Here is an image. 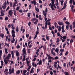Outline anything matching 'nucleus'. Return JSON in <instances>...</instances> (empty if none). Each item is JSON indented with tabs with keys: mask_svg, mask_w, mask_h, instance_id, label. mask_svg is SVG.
I'll use <instances>...</instances> for the list:
<instances>
[{
	"mask_svg": "<svg viewBox=\"0 0 75 75\" xmlns=\"http://www.w3.org/2000/svg\"><path fill=\"white\" fill-rule=\"evenodd\" d=\"M31 15V13H28V17H30V15Z\"/></svg>",
	"mask_w": 75,
	"mask_h": 75,
	"instance_id": "2f4dec72",
	"label": "nucleus"
},
{
	"mask_svg": "<svg viewBox=\"0 0 75 75\" xmlns=\"http://www.w3.org/2000/svg\"><path fill=\"white\" fill-rule=\"evenodd\" d=\"M64 73H65V75H69V73L68 72L65 71Z\"/></svg>",
	"mask_w": 75,
	"mask_h": 75,
	"instance_id": "72a5a7b5",
	"label": "nucleus"
},
{
	"mask_svg": "<svg viewBox=\"0 0 75 75\" xmlns=\"http://www.w3.org/2000/svg\"><path fill=\"white\" fill-rule=\"evenodd\" d=\"M73 6H74V5H75V1H74V0H73Z\"/></svg>",
	"mask_w": 75,
	"mask_h": 75,
	"instance_id": "680f3d73",
	"label": "nucleus"
},
{
	"mask_svg": "<svg viewBox=\"0 0 75 75\" xmlns=\"http://www.w3.org/2000/svg\"><path fill=\"white\" fill-rule=\"evenodd\" d=\"M23 55V59L22 60L23 61H25V56L27 55V54H24Z\"/></svg>",
	"mask_w": 75,
	"mask_h": 75,
	"instance_id": "39448f33",
	"label": "nucleus"
},
{
	"mask_svg": "<svg viewBox=\"0 0 75 75\" xmlns=\"http://www.w3.org/2000/svg\"><path fill=\"white\" fill-rule=\"evenodd\" d=\"M37 35H35V37L34 38V40H35L36 38H37Z\"/></svg>",
	"mask_w": 75,
	"mask_h": 75,
	"instance_id": "6e6d98bb",
	"label": "nucleus"
},
{
	"mask_svg": "<svg viewBox=\"0 0 75 75\" xmlns=\"http://www.w3.org/2000/svg\"><path fill=\"white\" fill-rule=\"evenodd\" d=\"M66 28L67 30H69V27H68V25H67L66 26Z\"/></svg>",
	"mask_w": 75,
	"mask_h": 75,
	"instance_id": "58836bf2",
	"label": "nucleus"
},
{
	"mask_svg": "<svg viewBox=\"0 0 75 75\" xmlns=\"http://www.w3.org/2000/svg\"><path fill=\"white\" fill-rule=\"evenodd\" d=\"M35 10L38 13H39V9L37 8V6H35Z\"/></svg>",
	"mask_w": 75,
	"mask_h": 75,
	"instance_id": "4468645a",
	"label": "nucleus"
},
{
	"mask_svg": "<svg viewBox=\"0 0 75 75\" xmlns=\"http://www.w3.org/2000/svg\"><path fill=\"white\" fill-rule=\"evenodd\" d=\"M43 15L45 16L44 18H46V16L47 15V14L46 12H45L44 11H43Z\"/></svg>",
	"mask_w": 75,
	"mask_h": 75,
	"instance_id": "0eeeda50",
	"label": "nucleus"
},
{
	"mask_svg": "<svg viewBox=\"0 0 75 75\" xmlns=\"http://www.w3.org/2000/svg\"><path fill=\"white\" fill-rule=\"evenodd\" d=\"M57 34L58 36H59H59L60 35H60V33H57Z\"/></svg>",
	"mask_w": 75,
	"mask_h": 75,
	"instance_id": "5fc2aeb1",
	"label": "nucleus"
},
{
	"mask_svg": "<svg viewBox=\"0 0 75 75\" xmlns=\"http://www.w3.org/2000/svg\"><path fill=\"white\" fill-rule=\"evenodd\" d=\"M60 52H63L64 51V49H60Z\"/></svg>",
	"mask_w": 75,
	"mask_h": 75,
	"instance_id": "37998d69",
	"label": "nucleus"
},
{
	"mask_svg": "<svg viewBox=\"0 0 75 75\" xmlns=\"http://www.w3.org/2000/svg\"><path fill=\"white\" fill-rule=\"evenodd\" d=\"M8 13L9 15H10V16H12V14L13 13V10H11L9 11L8 12Z\"/></svg>",
	"mask_w": 75,
	"mask_h": 75,
	"instance_id": "f03ea898",
	"label": "nucleus"
},
{
	"mask_svg": "<svg viewBox=\"0 0 75 75\" xmlns=\"http://www.w3.org/2000/svg\"><path fill=\"white\" fill-rule=\"evenodd\" d=\"M4 73L6 72L8 74V69H5V70L4 71Z\"/></svg>",
	"mask_w": 75,
	"mask_h": 75,
	"instance_id": "f8f14e48",
	"label": "nucleus"
},
{
	"mask_svg": "<svg viewBox=\"0 0 75 75\" xmlns=\"http://www.w3.org/2000/svg\"><path fill=\"white\" fill-rule=\"evenodd\" d=\"M20 47L19 46V45H18L16 46V48H18H18H20Z\"/></svg>",
	"mask_w": 75,
	"mask_h": 75,
	"instance_id": "0e129e2a",
	"label": "nucleus"
},
{
	"mask_svg": "<svg viewBox=\"0 0 75 75\" xmlns=\"http://www.w3.org/2000/svg\"><path fill=\"white\" fill-rule=\"evenodd\" d=\"M4 35L3 33H1L0 34V37H1L2 38H4Z\"/></svg>",
	"mask_w": 75,
	"mask_h": 75,
	"instance_id": "ddd939ff",
	"label": "nucleus"
},
{
	"mask_svg": "<svg viewBox=\"0 0 75 75\" xmlns=\"http://www.w3.org/2000/svg\"><path fill=\"white\" fill-rule=\"evenodd\" d=\"M20 6H18L16 8V10L17 11H18V10H19V9H20Z\"/></svg>",
	"mask_w": 75,
	"mask_h": 75,
	"instance_id": "c756f323",
	"label": "nucleus"
},
{
	"mask_svg": "<svg viewBox=\"0 0 75 75\" xmlns=\"http://www.w3.org/2000/svg\"><path fill=\"white\" fill-rule=\"evenodd\" d=\"M2 8H3L4 9H5V8H6V6H2Z\"/></svg>",
	"mask_w": 75,
	"mask_h": 75,
	"instance_id": "a18cd8bd",
	"label": "nucleus"
},
{
	"mask_svg": "<svg viewBox=\"0 0 75 75\" xmlns=\"http://www.w3.org/2000/svg\"><path fill=\"white\" fill-rule=\"evenodd\" d=\"M8 17H6L5 18V20H8Z\"/></svg>",
	"mask_w": 75,
	"mask_h": 75,
	"instance_id": "09e8293b",
	"label": "nucleus"
},
{
	"mask_svg": "<svg viewBox=\"0 0 75 75\" xmlns=\"http://www.w3.org/2000/svg\"><path fill=\"white\" fill-rule=\"evenodd\" d=\"M64 6L63 7L65 8H66V7H67V4H66L65 3H64Z\"/></svg>",
	"mask_w": 75,
	"mask_h": 75,
	"instance_id": "aec40b11",
	"label": "nucleus"
},
{
	"mask_svg": "<svg viewBox=\"0 0 75 75\" xmlns=\"http://www.w3.org/2000/svg\"><path fill=\"white\" fill-rule=\"evenodd\" d=\"M65 23L66 24H67V25H69V24H70L69 22H68L67 21H66Z\"/></svg>",
	"mask_w": 75,
	"mask_h": 75,
	"instance_id": "f3484780",
	"label": "nucleus"
},
{
	"mask_svg": "<svg viewBox=\"0 0 75 75\" xmlns=\"http://www.w3.org/2000/svg\"><path fill=\"white\" fill-rule=\"evenodd\" d=\"M59 51V50L58 48H56L55 50V51L57 52V53H58V51Z\"/></svg>",
	"mask_w": 75,
	"mask_h": 75,
	"instance_id": "393cba45",
	"label": "nucleus"
},
{
	"mask_svg": "<svg viewBox=\"0 0 75 75\" xmlns=\"http://www.w3.org/2000/svg\"><path fill=\"white\" fill-rule=\"evenodd\" d=\"M15 20H17V19L16 18L13 19V23H16Z\"/></svg>",
	"mask_w": 75,
	"mask_h": 75,
	"instance_id": "ea45409f",
	"label": "nucleus"
},
{
	"mask_svg": "<svg viewBox=\"0 0 75 75\" xmlns=\"http://www.w3.org/2000/svg\"><path fill=\"white\" fill-rule=\"evenodd\" d=\"M52 9V10L53 11H54L55 10L54 8V6H52V5L50 7Z\"/></svg>",
	"mask_w": 75,
	"mask_h": 75,
	"instance_id": "6ab92c4d",
	"label": "nucleus"
},
{
	"mask_svg": "<svg viewBox=\"0 0 75 75\" xmlns=\"http://www.w3.org/2000/svg\"><path fill=\"white\" fill-rule=\"evenodd\" d=\"M68 53H69V52H68V51L65 54V55H67L68 54Z\"/></svg>",
	"mask_w": 75,
	"mask_h": 75,
	"instance_id": "3c124183",
	"label": "nucleus"
},
{
	"mask_svg": "<svg viewBox=\"0 0 75 75\" xmlns=\"http://www.w3.org/2000/svg\"><path fill=\"white\" fill-rule=\"evenodd\" d=\"M4 6H7V1H5L4 2Z\"/></svg>",
	"mask_w": 75,
	"mask_h": 75,
	"instance_id": "4be33fe9",
	"label": "nucleus"
},
{
	"mask_svg": "<svg viewBox=\"0 0 75 75\" xmlns=\"http://www.w3.org/2000/svg\"><path fill=\"white\" fill-rule=\"evenodd\" d=\"M10 5L11 7H12L13 5L12 4V2H11L10 3Z\"/></svg>",
	"mask_w": 75,
	"mask_h": 75,
	"instance_id": "13d9d810",
	"label": "nucleus"
},
{
	"mask_svg": "<svg viewBox=\"0 0 75 75\" xmlns=\"http://www.w3.org/2000/svg\"><path fill=\"white\" fill-rule=\"evenodd\" d=\"M50 75H53V73L52 72V71H50Z\"/></svg>",
	"mask_w": 75,
	"mask_h": 75,
	"instance_id": "052dcab7",
	"label": "nucleus"
},
{
	"mask_svg": "<svg viewBox=\"0 0 75 75\" xmlns=\"http://www.w3.org/2000/svg\"><path fill=\"white\" fill-rule=\"evenodd\" d=\"M66 63H64L63 64V66L64 67H65V68L66 67Z\"/></svg>",
	"mask_w": 75,
	"mask_h": 75,
	"instance_id": "8fccbe9b",
	"label": "nucleus"
},
{
	"mask_svg": "<svg viewBox=\"0 0 75 75\" xmlns=\"http://www.w3.org/2000/svg\"><path fill=\"white\" fill-rule=\"evenodd\" d=\"M12 35L13 38H14V37H16V35H15V34H12Z\"/></svg>",
	"mask_w": 75,
	"mask_h": 75,
	"instance_id": "c9c22d12",
	"label": "nucleus"
},
{
	"mask_svg": "<svg viewBox=\"0 0 75 75\" xmlns=\"http://www.w3.org/2000/svg\"><path fill=\"white\" fill-rule=\"evenodd\" d=\"M11 41L12 43H14V42L12 40H11Z\"/></svg>",
	"mask_w": 75,
	"mask_h": 75,
	"instance_id": "e2e57ef3",
	"label": "nucleus"
},
{
	"mask_svg": "<svg viewBox=\"0 0 75 75\" xmlns=\"http://www.w3.org/2000/svg\"><path fill=\"white\" fill-rule=\"evenodd\" d=\"M69 3L70 4H72V0H70L69 1Z\"/></svg>",
	"mask_w": 75,
	"mask_h": 75,
	"instance_id": "603ef678",
	"label": "nucleus"
},
{
	"mask_svg": "<svg viewBox=\"0 0 75 75\" xmlns=\"http://www.w3.org/2000/svg\"><path fill=\"white\" fill-rule=\"evenodd\" d=\"M8 59L9 58L7 57H6L4 59V62L5 64V65H7L8 63Z\"/></svg>",
	"mask_w": 75,
	"mask_h": 75,
	"instance_id": "f257e3e1",
	"label": "nucleus"
},
{
	"mask_svg": "<svg viewBox=\"0 0 75 75\" xmlns=\"http://www.w3.org/2000/svg\"><path fill=\"white\" fill-rule=\"evenodd\" d=\"M23 54H27V53H26V50H25V48H23Z\"/></svg>",
	"mask_w": 75,
	"mask_h": 75,
	"instance_id": "20e7f679",
	"label": "nucleus"
},
{
	"mask_svg": "<svg viewBox=\"0 0 75 75\" xmlns=\"http://www.w3.org/2000/svg\"><path fill=\"white\" fill-rule=\"evenodd\" d=\"M29 35H30L29 34H28V35L26 34V38H28V37H29Z\"/></svg>",
	"mask_w": 75,
	"mask_h": 75,
	"instance_id": "e433bc0d",
	"label": "nucleus"
},
{
	"mask_svg": "<svg viewBox=\"0 0 75 75\" xmlns=\"http://www.w3.org/2000/svg\"><path fill=\"white\" fill-rule=\"evenodd\" d=\"M72 38H75V36L74 35H72L71 36Z\"/></svg>",
	"mask_w": 75,
	"mask_h": 75,
	"instance_id": "774afa93",
	"label": "nucleus"
},
{
	"mask_svg": "<svg viewBox=\"0 0 75 75\" xmlns=\"http://www.w3.org/2000/svg\"><path fill=\"white\" fill-rule=\"evenodd\" d=\"M36 58H34V59L32 61H35V60H36Z\"/></svg>",
	"mask_w": 75,
	"mask_h": 75,
	"instance_id": "bf43d9fd",
	"label": "nucleus"
},
{
	"mask_svg": "<svg viewBox=\"0 0 75 75\" xmlns=\"http://www.w3.org/2000/svg\"><path fill=\"white\" fill-rule=\"evenodd\" d=\"M62 38L63 40H66L67 39V36H63Z\"/></svg>",
	"mask_w": 75,
	"mask_h": 75,
	"instance_id": "b1692460",
	"label": "nucleus"
},
{
	"mask_svg": "<svg viewBox=\"0 0 75 75\" xmlns=\"http://www.w3.org/2000/svg\"><path fill=\"white\" fill-rule=\"evenodd\" d=\"M1 65H2V66H3V60H1Z\"/></svg>",
	"mask_w": 75,
	"mask_h": 75,
	"instance_id": "7c9ffc66",
	"label": "nucleus"
},
{
	"mask_svg": "<svg viewBox=\"0 0 75 75\" xmlns=\"http://www.w3.org/2000/svg\"><path fill=\"white\" fill-rule=\"evenodd\" d=\"M16 32L17 33H18L19 31V30H18V26H17L16 27Z\"/></svg>",
	"mask_w": 75,
	"mask_h": 75,
	"instance_id": "5701e85b",
	"label": "nucleus"
},
{
	"mask_svg": "<svg viewBox=\"0 0 75 75\" xmlns=\"http://www.w3.org/2000/svg\"><path fill=\"white\" fill-rule=\"evenodd\" d=\"M19 13H23V10H21V9H20L19 10Z\"/></svg>",
	"mask_w": 75,
	"mask_h": 75,
	"instance_id": "f704fd0d",
	"label": "nucleus"
},
{
	"mask_svg": "<svg viewBox=\"0 0 75 75\" xmlns=\"http://www.w3.org/2000/svg\"><path fill=\"white\" fill-rule=\"evenodd\" d=\"M65 27V25H63L62 27V29H64V27Z\"/></svg>",
	"mask_w": 75,
	"mask_h": 75,
	"instance_id": "de8ad7c7",
	"label": "nucleus"
},
{
	"mask_svg": "<svg viewBox=\"0 0 75 75\" xmlns=\"http://www.w3.org/2000/svg\"><path fill=\"white\" fill-rule=\"evenodd\" d=\"M74 42V40L72 39H71L70 40V43H71V42Z\"/></svg>",
	"mask_w": 75,
	"mask_h": 75,
	"instance_id": "69168bd1",
	"label": "nucleus"
},
{
	"mask_svg": "<svg viewBox=\"0 0 75 75\" xmlns=\"http://www.w3.org/2000/svg\"><path fill=\"white\" fill-rule=\"evenodd\" d=\"M39 34V32L38 31H37L36 32V35H37L38 34Z\"/></svg>",
	"mask_w": 75,
	"mask_h": 75,
	"instance_id": "4d7b16f0",
	"label": "nucleus"
},
{
	"mask_svg": "<svg viewBox=\"0 0 75 75\" xmlns=\"http://www.w3.org/2000/svg\"><path fill=\"white\" fill-rule=\"evenodd\" d=\"M70 28L71 30H72V25H70Z\"/></svg>",
	"mask_w": 75,
	"mask_h": 75,
	"instance_id": "49530a36",
	"label": "nucleus"
},
{
	"mask_svg": "<svg viewBox=\"0 0 75 75\" xmlns=\"http://www.w3.org/2000/svg\"><path fill=\"white\" fill-rule=\"evenodd\" d=\"M3 13H4V11H3L2 10L1 11V14H3Z\"/></svg>",
	"mask_w": 75,
	"mask_h": 75,
	"instance_id": "79ce46f5",
	"label": "nucleus"
},
{
	"mask_svg": "<svg viewBox=\"0 0 75 75\" xmlns=\"http://www.w3.org/2000/svg\"><path fill=\"white\" fill-rule=\"evenodd\" d=\"M9 9H10V7H9V6H8L7 8L6 9V11L8 10H9Z\"/></svg>",
	"mask_w": 75,
	"mask_h": 75,
	"instance_id": "864d4df0",
	"label": "nucleus"
},
{
	"mask_svg": "<svg viewBox=\"0 0 75 75\" xmlns=\"http://www.w3.org/2000/svg\"><path fill=\"white\" fill-rule=\"evenodd\" d=\"M36 1H31L30 3L33 4H34V5L35 6L36 5V3H37V2H36Z\"/></svg>",
	"mask_w": 75,
	"mask_h": 75,
	"instance_id": "7ed1b4c3",
	"label": "nucleus"
},
{
	"mask_svg": "<svg viewBox=\"0 0 75 75\" xmlns=\"http://www.w3.org/2000/svg\"><path fill=\"white\" fill-rule=\"evenodd\" d=\"M51 1L52 4H55V0H51Z\"/></svg>",
	"mask_w": 75,
	"mask_h": 75,
	"instance_id": "a878e982",
	"label": "nucleus"
},
{
	"mask_svg": "<svg viewBox=\"0 0 75 75\" xmlns=\"http://www.w3.org/2000/svg\"><path fill=\"white\" fill-rule=\"evenodd\" d=\"M58 24L59 25H62L64 24V23H63V22H60L59 21H58Z\"/></svg>",
	"mask_w": 75,
	"mask_h": 75,
	"instance_id": "6e6552de",
	"label": "nucleus"
},
{
	"mask_svg": "<svg viewBox=\"0 0 75 75\" xmlns=\"http://www.w3.org/2000/svg\"><path fill=\"white\" fill-rule=\"evenodd\" d=\"M13 14L15 16V17L16 16H17V13H16V11H14Z\"/></svg>",
	"mask_w": 75,
	"mask_h": 75,
	"instance_id": "cd10ccee",
	"label": "nucleus"
},
{
	"mask_svg": "<svg viewBox=\"0 0 75 75\" xmlns=\"http://www.w3.org/2000/svg\"><path fill=\"white\" fill-rule=\"evenodd\" d=\"M39 65H42V60H40L38 63Z\"/></svg>",
	"mask_w": 75,
	"mask_h": 75,
	"instance_id": "dca6fc26",
	"label": "nucleus"
},
{
	"mask_svg": "<svg viewBox=\"0 0 75 75\" xmlns=\"http://www.w3.org/2000/svg\"><path fill=\"white\" fill-rule=\"evenodd\" d=\"M4 50L6 54H8V52H7L8 51V49L7 48L6 49V48H5Z\"/></svg>",
	"mask_w": 75,
	"mask_h": 75,
	"instance_id": "9d476101",
	"label": "nucleus"
},
{
	"mask_svg": "<svg viewBox=\"0 0 75 75\" xmlns=\"http://www.w3.org/2000/svg\"><path fill=\"white\" fill-rule=\"evenodd\" d=\"M58 2H56V6H58Z\"/></svg>",
	"mask_w": 75,
	"mask_h": 75,
	"instance_id": "338daca9",
	"label": "nucleus"
},
{
	"mask_svg": "<svg viewBox=\"0 0 75 75\" xmlns=\"http://www.w3.org/2000/svg\"><path fill=\"white\" fill-rule=\"evenodd\" d=\"M11 34H16L15 31H14V30H12Z\"/></svg>",
	"mask_w": 75,
	"mask_h": 75,
	"instance_id": "412c9836",
	"label": "nucleus"
},
{
	"mask_svg": "<svg viewBox=\"0 0 75 75\" xmlns=\"http://www.w3.org/2000/svg\"><path fill=\"white\" fill-rule=\"evenodd\" d=\"M27 70H24L23 71V74H25V73H27Z\"/></svg>",
	"mask_w": 75,
	"mask_h": 75,
	"instance_id": "c85d7f7f",
	"label": "nucleus"
},
{
	"mask_svg": "<svg viewBox=\"0 0 75 75\" xmlns=\"http://www.w3.org/2000/svg\"><path fill=\"white\" fill-rule=\"evenodd\" d=\"M46 40H49L50 39V37L48 36H47V35H46Z\"/></svg>",
	"mask_w": 75,
	"mask_h": 75,
	"instance_id": "a211bd4d",
	"label": "nucleus"
},
{
	"mask_svg": "<svg viewBox=\"0 0 75 75\" xmlns=\"http://www.w3.org/2000/svg\"><path fill=\"white\" fill-rule=\"evenodd\" d=\"M31 24V22H29L28 23V24L29 26H30V25Z\"/></svg>",
	"mask_w": 75,
	"mask_h": 75,
	"instance_id": "a19ab883",
	"label": "nucleus"
},
{
	"mask_svg": "<svg viewBox=\"0 0 75 75\" xmlns=\"http://www.w3.org/2000/svg\"><path fill=\"white\" fill-rule=\"evenodd\" d=\"M11 54L12 55V59H13L14 57V53L13 52V51H11Z\"/></svg>",
	"mask_w": 75,
	"mask_h": 75,
	"instance_id": "423d86ee",
	"label": "nucleus"
},
{
	"mask_svg": "<svg viewBox=\"0 0 75 75\" xmlns=\"http://www.w3.org/2000/svg\"><path fill=\"white\" fill-rule=\"evenodd\" d=\"M20 73V71L18 70L17 71H16V74H19Z\"/></svg>",
	"mask_w": 75,
	"mask_h": 75,
	"instance_id": "4c0bfd02",
	"label": "nucleus"
},
{
	"mask_svg": "<svg viewBox=\"0 0 75 75\" xmlns=\"http://www.w3.org/2000/svg\"><path fill=\"white\" fill-rule=\"evenodd\" d=\"M35 64V63H34V62H32V64L33 66V67H34V66L35 67H37V64H36L34 65Z\"/></svg>",
	"mask_w": 75,
	"mask_h": 75,
	"instance_id": "2eb2a0df",
	"label": "nucleus"
},
{
	"mask_svg": "<svg viewBox=\"0 0 75 75\" xmlns=\"http://www.w3.org/2000/svg\"><path fill=\"white\" fill-rule=\"evenodd\" d=\"M24 29V27L23 26H22L21 28V31H23V29Z\"/></svg>",
	"mask_w": 75,
	"mask_h": 75,
	"instance_id": "473e14b6",
	"label": "nucleus"
},
{
	"mask_svg": "<svg viewBox=\"0 0 75 75\" xmlns=\"http://www.w3.org/2000/svg\"><path fill=\"white\" fill-rule=\"evenodd\" d=\"M20 55V54H19V52L18 51V50H17L16 51V56H17V57H18Z\"/></svg>",
	"mask_w": 75,
	"mask_h": 75,
	"instance_id": "1a4fd4ad",
	"label": "nucleus"
},
{
	"mask_svg": "<svg viewBox=\"0 0 75 75\" xmlns=\"http://www.w3.org/2000/svg\"><path fill=\"white\" fill-rule=\"evenodd\" d=\"M14 68H13L12 69L11 71V72L12 73H14Z\"/></svg>",
	"mask_w": 75,
	"mask_h": 75,
	"instance_id": "bb28decb",
	"label": "nucleus"
},
{
	"mask_svg": "<svg viewBox=\"0 0 75 75\" xmlns=\"http://www.w3.org/2000/svg\"><path fill=\"white\" fill-rule=\"evenodd\" d=\"M49 29L50 30H52V28H51V25H50V26H49Z\"/></svg>",
	"mask_w": 75,
	"mask_h": 75,
	"instance_id": "c03bdc74",
	"label": "nucleus"
},
{
	"mask_svg": "<svg viewBox=\"0 0 75 75\" xmlns=\"http://www.w3.org/2000/svg\"><path fill=\"white\" fill-rule=\"evenodd\" d=\"M51 53L54 56L55 55V53L53 51V50L52 49L51 51Z\"/></svg>",
	"mask_w": 75,
	"mask_h": 75,
	"instance_id": "9b49d317",
	"label": "nucleus"
}]
</instances>
